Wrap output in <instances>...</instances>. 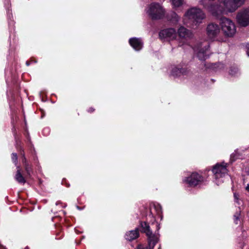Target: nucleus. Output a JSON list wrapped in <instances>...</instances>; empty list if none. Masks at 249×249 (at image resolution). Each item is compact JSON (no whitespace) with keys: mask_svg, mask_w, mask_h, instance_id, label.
I'll return each mask as SVG.
<instances>
[{"mask_svg":"<svg viewBox=\"0 0 249 249\" xmlns=\"http://www.w3.org/2000/svg\"><path fill=\"white\" fill-rule=\"evenodd\" d=\"M205 18L204 13L199 8L193 7L185 13L183 22L185 24H187L188 22L186 19L192 20L193 22L192 28L196 29L202 23L203 19Z\"/></svg>","mask_w":249,"mask_h":249,"instance_id":"1","label":"nucleus"},{"mask_svg":"<svg viewBox=\"0 0 249 249\" xmlns=\"http://www.w3.org/2000/svg\"><path fill=\"white\" fill-rule=\"evenodd\" d=\"M146 13L152 19H160L164 17L165 11L160 4L153 2L147 7Z\"/></svg>","mask_w":249,"mask_h":249,"instance_id":"2","label":"nucleus"},{"mask_svg":"<svg viewBox=\"0 0 249 249\" xmlns=\"http://www.w3.org/2000/svg\"><path fill=\"white\" fill-rule=\"evenodd\" d=\"M220 26L224 34L228 36H233L236 32L235 23L231 19L223 18L220 20Z\"/></svg>","mask_w":249,"mask_h":249,"instance_id":"3","label":"nucleus"},{"mask_svg":"<svg viewBox=\"0 0 249 249\" xmlns=\"http://www.w3.org/2000/svg\"><path fill=\"white\" fill-rule=\"evenodd\" d=\"M227 164H216L212 171L214 175L215 181L217 185L224 181L223 178L228 175Z\"/></svg>","mask_w":249,"mask_h":249,"instance_id":"4","label":"nucleus"},{"mask_svg":"<svg viewBox=\"0 0 249 249\" xmlns=\"http://www.w3.org/2000/svg\"><path fill=\"white\" fill-rule=\"evenodd\" d=\"M209 46L207 42L200 43L196 46L193 49L195 53L199 59L205 60L209 55Z\"/></svg>","mask_w":249,"mask_h":249,"instance_id":"5","label":"nucleus"},{"mask_svg":"<svg viewBox=\"0 0 249 249\" xmlns=\"http://www.w3.org/2000/svg\"><path fill=\"white\" fill-rule=\"evenodd\" d=\"M236 19L241 26H248L249 24V7L239 11L236 16Z\"/></svg>","mask_w":249,"mask_h":249,"instance_id":"6","label":"nucleus"},{"mask_svg":"<svg viewBox=\"0 0 249 249\" xmlns=\"http://www.w3.org/2000/svg\"><path fill=\"white\" fill-rule=\"evenodd\" d=\"M203 181L202 177L196 173H193L184 181L190 186H195Z\"/></svg>","mask_w":249,"mask_h":249,"instance_id":"7","label":"nucleus"},{"mask_svg":"<svg viewBox=\"0 0 249 249\" xmlns=\"http://www.w3.org/2000/svg\"><path fill=\"white\" fill-rule=\"evenodd\" d=\"M159 36L161 38L173 39L176 37L177 33L174 28H168L161 30L159 33Z\"/></svg>","mask_w":249,"mask_h":249,"instance_id":"8","label":"nucleus"},{"mask_svg":"<svg viewBox=\"0 0 249 249\" xmlns=\"http://www.w3.org/2000/svg\"><path fill=\"white\" fill-rule=\"evenodd\" d=\"M178 34L180 38L191 39L193 36L192 32L183 26H180L178 31Z\"/></svg>","mask_w":249,"mask_h":249,"instance_id":"9","label":"nucleus"},{"mask_svg":"<svg viewBox=\"0 0 249 249\" xmlns=\"http://www.w3.org/2000/svg\"><path fill=\"white\" fill-rule=\"evenodd\" d=\"M220 32V29L217 24L214 23L209 24L207 28V33L210 37H213L217 35Z\"/></svg>","mask_w":249,"mask_h":249,"instance_id":"10","label":"nucleus"},{"mask_svg":"<svg viewBox=\"0 0 249 249\" xmlns=\"http://www.w3.org/2000/svg\"><path fill=\"white\" fill-rule=\"evenodd\" d=\"M148 245L147 246L144 247L142 245H139L137 247L138 249H153L158 242V237L157 235H153L151 237H148Z\"/></svg>","mask_w":249,"mask_h":249,"instance_id":"11","label":"nucleus"},{"mask_svg":"<svg viewBox=\"0 0 249 249\" xmlns=\"http://www.w3.org/2000/svg\"><path fill=\"white\" fill-rule=\"evenodd\" d=\"M130 45L136 51L140 50L142 47V42L140 38L136 37L131 38L129 39Z\"/></svg>","mask_w":249,"mask_h":249,"instance_id":"12","label":"nucleus"},{"mask_svg":"<svg viewBox=\"0 0 249 249\" xmlns=\"http://www.w3.org/2000/svg\"><path fill=\"white\" fill-rule=\"evenodd\" d=\"M17 171L15 176V180L19 183L24 184L26 180L21 173V170L19 166L17 167Z\"/></svg>","mask_w":249,"mask_h":249,"instance_id":"13","label":"nucleus"},{"mask_svg":"<svg viewBox=\"0 0 249 249\" xmlns=\"http://www.w3.org/2000/svg\"><path fill=\"white\" fill-rule=\"evenodd\" d=\"M139 233L138 229L132 230L126 232L125 234V239L128 241H132L138 238Z\"/></svg>","mask_w":249,"mask_h":249,"instance_id":"14","label":"nucleus"},{"mask_svg":"<svg viewBox=\"0 0 249 249\" xmlns=\"http://www.w3.org/2000/svg\"><path fill=\"white\" fill-rule=\"evenodd\" d=\"M141 225L142 228V231L146 233L147 237H151L153 235H155V234H152V232L150 230L149 225L146 222H141Z\"/></svg>","mask_w":249,"mask_h":249,"instance_id":"15","label":"nucleus"},{"mask_svg":"<svg viewBox=\"0 0 249 249\" xmlns=\"http://www.w3.org/2000/svg\"><path fill=\"white\" fill-rule=\"evenodd\" d=\"M168 18L173 24H177L180 19V18L174 12L171 13Z\"/></svg>","mask_w":249,"mask_h":249,"instance_id":"16","label":"nucleus"},{"mask_svg":"<svg viewBox=\"0 0 249 249\" xmlns=\"http://www.w3.org/2000/svg\"><path fill=\"white\" fill-rule=\"evenodd\" d=\"M183 72L184 70L182 69H180L177 67H174L171 70V74L174 76H180V74Z\"/></svg>","mask_w":249,"mask_h":249,"instance_id":"17","label":"nucleus"},{"mask_svg":"<svg viewBox=\"0 0 249 249\" xmlns=\"http://www.w3.org/2000/svg\"><path fill=\"white\" fill-rule=\"evenodd\" d=\"M172 5L174 8L179 7L181 6L184 2V0H171Z\"/></svg>","mask_w":249,"mask_h":249,"instance_id":"18","label":"nucleus"},{"mask_svg":"<svg viewBox=\"0 0 249 249\" xmlns=\"http://www.w3.org/2000/svg\"><path fill=\"white\" fill-rule=\"evenodd\" d=\"M153 208L157 212V213L158 214H160V213H161V206L159 204H154L153 205Z\"/></svg>","mask_w":249,"mask_h":249,"instance_id":"19","label":"nucleus"},{"mask_svg":"<svg viewBox=\"0 0 249 249\" xmlns=\"http://www.w3.org/2000/svg\"><path fill=\"white\" fill-rule=\"evenodd\" d=\"M22 162L23 163L25 164V169L27 174H30V167L26 164V160L24 155H23Z\"/></svg>","mask_w":249,"mask_h":249,"instance_id":"20","label":"nucleus"},{"mask_svg":"<svg viewBox=\"0 0 249 249\" xmlns=\"http://www.w3.org/2000/svg\"><path fill=\"white\" fill-rule=\"evenodd\" d=\"M12 160L13 162L15 163L16 165H17V162H18V156L17 154L16 153H12V156H11Z\"/></svg>","mask_w":249,"mask_h":249,"instance_id":"21","label":"nucleus"},{"mask_svg":"<svg viewBox=\"0 0 249 249\" xmlns=\"http://www.w3.org/2000/svg\"><path fill=\"white\" fill-rule=\"evenodd\" d=\"M240 215V213H236L234 215V222L236 224H237V221H238L239 220V216Z\"/></svg>","mask_w":249,"mask_h":249,"instance_id":"22","label":"nucleus"},{"mask_svg":"<svg viewBox=\"0 0 249 249\" xmlns=\"http://www.w3.org/2000/svg\"><path fill=\"white\" fill-rule=\"evenodd\" d=\"M238 71V70L237 68H234L233 70H231L230 72V74L231 75H234L235 73L237 72Z\"/></svg>","mask_w":249,"mask_h":249,"instance_id":"23","label":"nucleus"},{"mask_svg":"<svg viewBox=\"0 0 249 249\" xmlns=\"http://www.w3.org/2000/svg\"><path fill=\"white\" fill-rule=\"evenodd\" d=\"M235 153H233V154H232L231 155V160L232 161H233V160H235V159H234V157H235Z\"/></svg>","mask_w":249,"mask_h":249,"instance_id":"24","label":"nucleus"},{"mask_svg":"<svg viewBox=\"0 0 249 249\" xmlns=\"http://www.w3.org/2000/svg\"><path fill=\"white\" fill-rule=\"evenodd\" d=\"M247 53L248 56H249V43L247 45Z\"/></svg>","mask_w":249,"mask_h":249,"instance_id":"25","label":"nucleus"},{"mask_svg":"<svg viewBox=\"0 0 249 249\" xmlns=\"http://www.w3.org/2000/svg\"><path fill=\"white\" fill-rule=\"evenodd\" d=\"M234 199L235 200H238V197H237V195H236L235 194H234Z\"/></svg>","mask_w":249,"mask_h":249,"instance_id":"26","label":"nucleus"},{"mask_svg":"<svg viewBox=\"0 0 249 249\" xmlns=\"http://www.w3.org/2000/svg\"><path fill=\"white\" fill-rule=\"evenodd\" d=\"M246 189L247 191H249V183L247 184V186L246 187Z\"/></svg>","mask_w":249,"mask_h":249,"instance_id":"27","label":"nucleus"},{"mask_svg":"<svg viewBox=\"0 0 249 249\" xmlns=\"http://www.w3.org/2000/svg\"><path fill=\"white\" fill-rule=\"evenodd\" d=\"M156 226H157V230L159 231L160 229V227H159V225H158L157 223H156Z\"/></svg>","mask_w":249,"mask_h":249,"instance_id":"28","label":"nucleus"},{"mask_svg":"<svg viewBox=\"0 0 249 249\" xmlns=\"http://www.w3.org/2000/svg\"><path fill=\"white\" fill-rule=\"evenodd\" d=\"M94 110V109L93 108H89V111L91 112H93Z\"/></svg>","mask_w":249,"mask_h":249,"instance_id":"29","label":"nucleus"},{"mask_svg":"<svg viewBox=\"0 0 249 249\" xmlns=\"http://www.w3.org/2000/svg\"><path fill=\"white\" fill-rule=\"evenodd\" d=\"M49 131V129H48V128H45V129H44V130H43V133H44V132H45V131Z\"/></svg>","mask_w":249,"mask_h":249,"instance_id":"30","label":"nucleus"},{"mask_svg":"<svg viewBox=\"0 0 249 249\" xmlns=\"http://www.w3.org/2000/svg\"><path fill=\"white\" fill-rule=\"evenodd\" d=\"M26 63V65H27V66H29V64H30L29 62H28V61H27Z\"/></svg>","mask_w":249,"mask_h":249,"instance_id":"31","label":"nucleus"},{"mask_svg":"<svg viewBox=\"0 0 249 249\" xmlns=\"http://www.w3.org/2000/svg\"><path fill=\"white\" fill-rule=\"evenodd\" d=\"M218 65L219 66H220H220H222V65L221 64H214V66H215V65Z\"/></svg>","mask_w":249,"mask_h":249,"instance_id":"32","label":"nucleus"},{"mask_svg":"<svg viewBox=\"0 0 249 249\" xmlns=\"http://www.w3.org/2000/svg\"><path fill=\"white\" fill-rule=\"evenodd\" d=\"M0 249H4L3 248L0 246Z\"/></svg>","mask_w":249,"mask_h":249,"instance_id":"33","label":"nucleus"}]
</instances>
